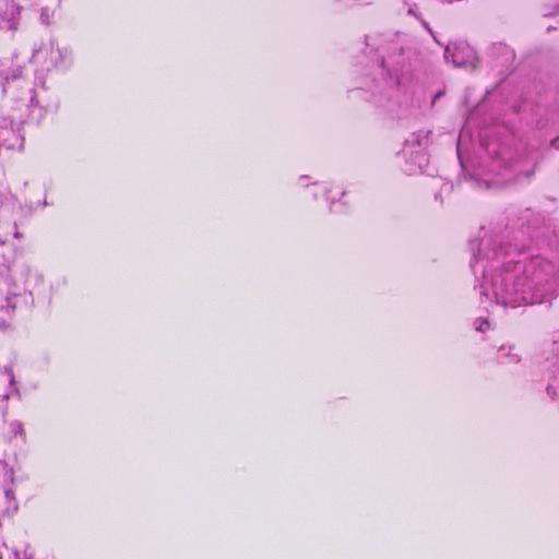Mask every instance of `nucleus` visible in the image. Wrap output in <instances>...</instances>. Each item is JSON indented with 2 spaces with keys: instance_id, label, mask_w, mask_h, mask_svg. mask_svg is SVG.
<instances>
[{
  "instance_id": "f257e3e1",
  "label": "nucleus",
  "mask_w": 559,
  "mask_h": 559,
  "mask_svg": "<svg viewBox=\"0 0 559 559\" xmlns=\"http://www.w3.org/2000/svg\"><path fill=\"white\" fill-rule=\"evenodd\" d=\"M540 263L532 261L525 265L518 264L514 270L496 274L491 281L492 296L498 302L512 307L523 302H540V295L535 292L540 286Z\"/></svg>"
},
{
  "instance_id": "f03ea898",
  "label": "nucleus",
  "mask_w": 559,
  "mask_h": 559,
  "mask_svg": "<svg viewBox=\"0 0 559 559\" xmlns=\"http://www.w3.org/2000/svg\"><path fill=\"white\" fill-rule=\"evenodd\" d=\"M444 56L447 60H451L457 67H474L476 61L473 48L463 43L448 46Z\"/></svg>"
},
{
  "instance_id": "7ed1b4c3",
  "label": "nucleus",
  "mask_w": 559,
  "mask_h": 559,
  "mask_svg": "<svg viewBox=\"0 0 559 559\" xmlns=\"http://www.w3.org/2000/svg\"><path fill=\"white\" fill-rule=\"evenodd\" d=\"M15 378L11 369L0 370V400L7 402L11 396L17 394Z\"/></svg>"
},
{
  "instance_id": "20e7f679",
  "label": "nucleus",
  "mask_w": 559,
  "mask_h": 559,
  "mask_svg": "<svg viewBox=\"0 0 559 559\" xmlns=\"http://www.w3.org/2000/svg\"><path fill=\"white\" fill-rule=\"evenodd\" d=\"M17 501L12 488L0 489V519L14 513Z\"/></svg>"
},
{
  "instance_id": "39448f33",
  "label": "nucleus",
  "mask_w": 559,
  "mask_h": 559,
  "mask_svg": "<svg viewBox=\"0 0 559 559\" xmlns=\"http://www.w3.org/2000/svg\"><path fill=\"white\" fill-rule=\"evenodd\" d=\"M10 435L12 438H20L22 441H26V432L21 421L14 420L10 424Z\"/></svg>"
},
{
  "instance_id": "423d86ee",
  "label": "nucleus",
  "mask_w": 559,
  "mask_h": 559,
  "mask_svg": "<svg viewBox=\"0 0 559 559\" xmlns=\"http://www.w3.org/2000/svg\"><path fill=\"white\" fill-rule=\"evenodd\" d=\"M0 559H21L16 550L10 548L7 544L0 545Z\"/></svg>"
},
{
  "instance_id": "0eeeda50",
  "label": "nucleus",
  "mask_w": 559,
  "mask_h": 559,
  "mask_svg": "<svg viewBox=\"0 0 559 559\" xmlns=\"http://www.w3.org/2000/svg\"><path fill=\"white\" fill-rule=\"evenodd\" d=\"M489 329V322L485 319H479L477 321L476 330L480 332H486Z\"/></svg>"
},
{
  "instance_id": "6e6552de",
  "label": "nucleus",
  "mask_w": 559,
  "mask_h": 559,
  "mask_svg": "<svg viewBox=\"0 0 559 559\" xmlns=\"http://www.w3.org/2000/svg\"><path fill=\"white\" fill-rule=\"evenodd\" d=\"M60 63L61 62L55 56L51 57V64L52 66L58 67Z\"/></svg>"
},
{
  "instance_id": "1a4fd4ad",
  "label": "nucleus",
  "mask_w": 559,
  "mask_h": 559,
  "mask_svg": "<svg viewBox=\"0 0 559 559\" xmlns=\"http://www.w3.org/2000/svg\"><path fill=\"white\" fill-rule=\"evenodd\" d=\"M51 53H52V55H58L60 58L62 57V52H61V50L57 49V50L55 51L52 47H51Z\"/></svg>"
},
{
  "instance_id": "9d476101",
  "label": "nucleus",
  "mask_w": 559,
  "mask_h": 559,
  "mask_svg": "<svg viewBox=\"0 0 559 559\" xmlns=\"http://www.w3.org/2000/svg\"><path fill=\"white\" fill-rule=\"evenodd\" d=\"M484 294L488 296V288L486 286H483Z\"/></svg>"
},
{
  "instance_id": "9b49d317",
  "label": "nucleus",
  "mask_w": 559,
  "mask_h": 559,
  "mask_svg": "<svg viewBox=\"0 0 559 559\" xmlns=\"http://www.w3.org/2000/svg\"><path fill=\"white\" fill-rule=\"evenodd\" d=\"M41 53H43V51H38V52L36 53V58H38V59H39V58H40V56H41Z\"/></svg>"
}]
</instances>
